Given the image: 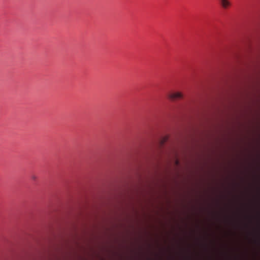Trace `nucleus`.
<instances>
[{
    "instance_id": "f257e3e1",
    "label": "nucleus",
    "mask_w": 260,
    "mask_h": 260,
    "mask_svg": "<svg viewBox=\"0 0 260 260\" xmlns=\"http://www.w3.org/2000/svg\"><path fill=\"white\" fill-rule=\"evenodd\" d=\"M168 96L170 99H171L172 100H174L182 98L183 96V95L181 92H173V93H171L169 94Z\"/></svg>"
},
{
    "instance_id": "f03ea898",
    "label": "nucleus",
    "mask_w": 260,
    "mask_h": 260,
    "mask_svg": "<svg viewBox=\"0 0 260 260\" xmlns=\"http://www.w3.org/2000/svg\"><path fill=\"white\" fill-rule=\"evenodd\" d=\"M222 7L224 9H227L231 6V3L229 0H219Z\"/></svg>"
},
{
    "instance_id": "7ed1b4c3",
    "label": "nucleus",
    "mask_w": 260,
    "mask_h": 260,
    "mask_svg": "<svg viewBox=\"0 0 260 260\" xmlns=\"http://www.w3.org/2000/svg\"><path fill=\"white\" fill-rule=\"evenodd\" d=\"M31 179L34 180H35L37 179V177L35 175L31 176Z\"/></svg>"
},
{
    "instance_id": "20e7f679",
    "label": "nucleus",
    "mask_w": 260,
    "mask_h": 260,
    "mask_svg": "<svg viewBox=\"0 0 260 260\" xmlns=\"http://www.w3.org/2000/svg\"><path fill=\"white\" fill-rule=\"evenodd\" d=\"M166 140H167V138H166V139L165 138V139L164 141H166ZM164 142H163L162 143H164Z\"/></svg>"
}]
</instances>
